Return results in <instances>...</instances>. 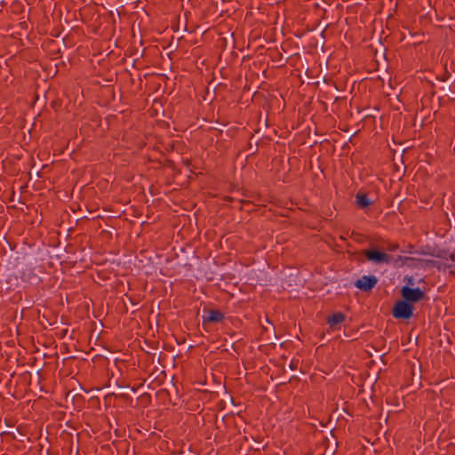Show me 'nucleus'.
Segmentation results:
<instances>
[{
    "label": "nucleus",
    "mask_w": 455,
    "mask_h": 455,
    "mask_svg": "<svg viewBox=\"0 0 455 455\" xmlns=\"http://www.w3.org/2000/svg\"><path fill=\"white\" fill-rule=\"evenodd\" d=\"M346 320V315L341 312H337L328 316L327 323L330 327L334 328L338 324L342 323Z\"/></svg>",
    "instance_id": "6"
},
{
    "label": "nucleus",
    "mask_w": 455,
    "mask_h": 455,
    "mask_svg": "<svg viewBox=\"0 0 455 455\" xmlns=\"http://www.w3.org/2000/svg\"><path fill=\"white\" fill-rule=\"evenodd\" d=\"M414 306L402 299L393 307L392 314L395 319H410L413 315Z\"/></svg>",
    "instance_id": "2"
},
{
    "label": "nucleus",
    "mask_w": 455,
    "mask_h": 455,
    "mask_svg": "<svg viewBox=\"0 0 455 455\" xmlns=\"http://www.w3.org/2000/svg\"><path fill=\"white\" fill-rule=\"evenodd\" d=\"M363 254L368 261L374 264H390L393 257L384 251L378 250L376 247H371L363 251Z\"/></svg>",
    "instance_id": "1"
},
{
    "label": "nucleus",
    "mask_w": 455,
    "mask_h": 455,
    "mask_svg": "<svg viewBox=\"0 0 455 455\" xmlns=\"http://www.w3.org/2000/svg\"><path fill=\"white\" fill-rule=\"evenodd\" d=\"M443 267L448 269L451 275H455V265L450 263H443Z\"/></svg>",
    "instance_id": "9"
},
{
    "label": "nucleus",
    "mask_w": 455,
    "mask_h": 455,
    "mask_svg": "<svg viewBox=\"0 0 455 455\" xmlns=\"http://www.w3.org/2000/svg\"><path fill=\"white\" fill-rule=\"evenodd\" d=\"M224 319V314L218 309H212L208 311V315L204 316V323H219Z\"/></svg>",
    "instance_id": "5"
},
{
    "label": "nucleus",
    "mask_w": 455,
    "mask_h": 455,
    "mask_svg": "<svg viewBox=\"0 0 455 455\" xmlns=\"http://www.w3.org/2000/svg\"><path fill=\"white\" fill-rule=\"evenodd\" d=\"M355 199L357 205L362 209H364L371 204V200L368 198V196L365 193L358 192L355 196Z\"/></svg>",
    "instance_id": "7"
},
{
    "label": "nucleus",
    "mask_w": 455,
    "mask_h": 455,
    "mask_svg": "<svg viewBox=\"0 0 455 455\" xmlns=\"http://www.w3.org/2000/svg\"><path fill=\"white\" fill-rule=\"evenodd\" d=\"M398 259H399L400 260H403H403H404V262H406V261H408V260H414V259H413V258H411V257H405V258H403L402 256H399V257H398Z\"/></svg>",
    "instance_id": "12"
},
{
    "label": "nucleus",
    "mask_w": 455,
    "mask_h": 455,
    "mask_svg": "<svg viewBox=\"0 0 455 455\" xmlns=\"http://www.w3.org/2000/svg\"><path fill=\"white\" fill-rule=\"evenodd\" d=\"M120 396H121L122 398H124V399H129V398H130V397H129V395H128L127 394H124V393H121V394H120Z\"/></svg>",
    "instance_id": "15"
},
{
    "label": "nucleus",
    "mask_w": 455,
    "mask_h": 455,
    "mask_svg": "<svg viewBox=\"0 0 455 455\" xmlns=\"http://www.w3.org/2000/svg\"><path fill=\"white\" fill-rule=\"evenodd\" d=\"M290 368L291 370H295L297 368V363L294 361H291L290 363Z\"/></svg>",
    "instance_id": "14"
},
{
    "label": "nucleus",
    "mask_w": 455,
    "mask_h": 455,
    "mask_svg": "<svg viewBox=\"0 0 455 455\" xmlns=\"http://www.w3.org/2000/svg\"><path fill=\"white\" fill-rule=\"evenodd\" d=\"M24 8L25 6L22 0H13L10 4L11 12L15 14L23 12Z\"/></svg>",
    "instance_id": "8"
},
{
    "label": "nucleus",
    "mask_w": 455,
    "mask_h": 455,
    "mask_svg": "<svg viewBox=\"0 0 455 455\" xmlns=\"http://www.w3.org/2000/svg\"><path fill=\"white\" fill-rule=\"evenodd\" d=\"M450 259H451L452 261H455V253H451V254H450Z\"/></svg>",
    "instance_id": "17"
},
{
    "label": "nucleus",
    "mask_w": 455,
    "mask_h": 455,
    "mask_svg": "<svg viewBox=\"0 0 455 455\" xmlns=\"http://www.w3.org/2000/svg\"><path fill=\"white\" fill-rule=\"evenodd\" d=\"M118 387H119L120 390H123V391H125V390H128V389H131L132 392L136 391L135 387H131L128 385H119Z\"/></svg>",
    "instance_id": "11"
},
{
    "label": "nucleus",
    "mask_w": 455,
    "mask_h": 455,
    "mask_svg": "<svg viewBox=\"0 0 455 455\" xmlns=\"http://www.w3.org/2000/svg\"><path fill=\"white\" fill-rule=\"evenodd\" d=\"M378 283L375 275H363L355 283V286L363 291H370Z\"/></svg>",
    "instance_id": "4"
},
{
    "label": "nucleus",
    "mask_w": 455,
    "mask_h": 455,
    "mask_svg": "<svg viewBox=\"0 0 455 455\" xmlns=\"http://www.w3.org/2000/svg\"><path fill=\"white\" fill-rule=\"evenodd\" d=\"M401 295L402 298L411 305H412V303H417L422 300L426 296L425 292L420 288H411L408 285L402 287Z\"/></svg>",
    "instance_id": "3"
},
{
    "label": "nucleus",
    "mask_w": 455,
    "mask_h": 455,
    "mask_svg": "<svg viewBox=\"0 0 455 455\" xmlns=\"http://www.w3.org/2000/svg\"><path fill=\"white\" fill-rule=\"evenodd\" d=\"M399 248V244L396 243H390L388 245V247L387 248V251H396L397 249Z\"/></svg>",
    "instance_id": "10"
},
{
    "label": "nucleus",
    "mask_w": 455,
    "mask_h": 455,
    "mask_svg": "<svg viewBox=\"0 0 455 455\" xmlns=\"http://www.w3.org/2000/svg\"><path fill=\"white\" fill-rule=\"evenodd\" d=\"M407 283L408 284H411V285L413 284V281H412V277L411 276L407 279Z\"/></svg>",
    "instance_id": "16"
},
{
    "label": "nucleus",
    "mask_w": 455,
    "mask_h": 455,
    "mask_svg": "<svg viewBox=\"0 0 455 455\" xmlns=\"http://www.w3.org/2000/svg\"><path fill=\"white\" fill-rule=\"evenodd\" d=\"M419 261H425L427 265L435 266V261L431 260V259H428V260L419 259Z\"/></svg>",
    "instance_id": "13"
}]
</instances>
